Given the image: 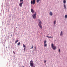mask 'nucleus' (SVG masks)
Instances as JSON below:
<instances>
[{
	"instance_id": "nucleus-23",
	"label": "nucleus",
	"mask_w": 67,
	"mask_h": 67,
	"mask_svg": "<svg viewBox=\"0 0 67 67\" xmlns=\"http://www.w3.org/2000/svg\"><path fill=\"white\" fill-rule=\"evenodd\" d=\"M34 48L35 49V50H36V47H34Z\"/></svg>"
},
{
	"instance_id": "nucleus-26",
	"label": "nucleus",
	"mask_w": 67,
	"mask_h": 67,
	"mask_svg": "<svg viewBox=\"0 0 67 67\" xmlns=\"http://www.w3.org/2000/svg\"><path fill=\"white\" fill-rule=\"evenodd\" d=\"M23 0H20V2H22V1H23Z\"/></svg>"
},
{
	"instance_id": "nucleus-27",
	"label": "nucleus",
	"mask_w": 67,
	"mask_h": 67,
	"mask_svg": "<svg viewBox=\"0 0 67 67\" xmlns=\"http://www.w3.org/2000/svg\"><path fill=\"white\" fill-rule=\"evenodd\" d=\"M59 51L60 52V49H59Z\"/></svg>"
},
{
	"instance_id": "nucleus-9",
	"label": "nucleus",
	"mask_w": 67,
	"mask_h": 67,
	"mask_svg": "<svg viewBox=\"0 0 67 67\" xmlns=\"http://www.w3.org/2000/svg\"><path fill=\"white\" fill-rule=\"evenodd\" d=\"M49 14L51 16L53 15V13L52 12H50Z\"/></svg>"
},
{
	"instance_id": "nucleus-3",
	"label": "nucleus",
	"mask_w": 67,
	"mask_h": 67,
	"mask_svg": "<svg viewBox=\"0 0 67 67\" xmlns=\"http://www.w3.org/2000/svg\"><path fill=\"white\" fill-rule=\"evenodd\" d=\"M36 13H34V14H33L32 15V16L33 18L34 19H36Z\"/></svg>"
},
{
	"instance_id": "nucleus-14",
	"label": "nucleus",
	"mask_w": 67,
	"mask_h": 67,
	"mask_svg": "<svg viewBox=\"0 0 67 67\" xmlns=\"http://www.w3.org/2000/svg\"><path fill=\"white\" fill-rule=\"evenodd\" d=\"M39 23L38 24H42V22H41V21H39Z\"/></svg>"
},
{
	"instance_id": "nucleus-18",
	"label": "nucleus",
	"mask_w": 67,
	"mask_h": 67,
	"mask_svg": "<svg viewBox=\"0 0 67 67\" xmlns=\"http://www.w3.org/2000/svg\"><path fill=\"white\" fill-rule=\"evenodd\" d=\"M44 44V46L46 47V46H47V44Z\"/></svg>"
},
{
	"instance_id": "nucleus-20",
	"label": "nucleus",
	"mask_w": 67,
	"mask_h": 67,
	"mask_svg": "<svg viewBox=\"0 0 67 67\" xmlns=\"http://www.w3.org/2000/svg\"><path fill=\"white\" fill-rule=\"evenodd\" d=\"M18 41H19V40H17V41H15V43H17V42H18Z\"/></svg>"
},
{
	"instance_id": "nucleus-4",
	"label": "nucleus",
	"mask_w": 67,
	"mask_h": 67,
	"mask_svg": "<svg viewBox=\"0 0 67 67\" xmlns=\"http://www.w3.org/2000/svg\"><path fill=\"white\" fill-rule=\"evenodd\" d=\"M31 3L32 4H35V0H31Z\"/></svg>"
},
{
	"instance_id": "nucleus-13",
	"label": "nucleus",
	"mask_w": 67,
	"mask_h": 67,
	"mask_svg": "<svg viewBox=\"0 0 67 67\" xmlns=\"http://www.w3.org/2000/svg\"><path fill=\"white\" fill-rule=\"evenodd\" d=\"M40 0H37V3H38V2H39V1Z\"/></svg>"
},
{
	"instance_id": "nucleus-2",
	"label": "nucleus",
	"mask_w": 67,
	"mask_h": 67,
	"mask_svg": "<svg viewBox=\"0 0 67 67\" xmlns=\"http://www.w3.org/2000/svg\"><path fill=\"white\" fill-rule=\"evenodd\" d=\"M51 47H52V48L53 50H55L56 49V46L54 45L53 44H51Z\"/></svg>"
},
{
	"instance_id": "nucleus-7",
	"label": "nucleus",
	"mask_w": 67,
	"mask_h": 67,
	"mask_svg": "<svg viewBox=\"0 0 67 67\" xmlns=\"http://www.w3.org/2000/svg\"><path fill=\"white\" fill-rule=\"evenodd\" d=\"M23 47H24V51H25V49H26V47L25 45L24 44H23Z\"/></svg>"
},
{
	"instance_id": "nucleus-25",
	"label": "nucleus",
	"mask_w": 67,
	"mask_h": 67,
	"mask_svg": "<svg viewBox=\"0 0 67 67\" xmlns=\"http://www.w3.org/2000/svg\"><path fill=\"white\" fill-rule=\"evenodd\" d=\"M13 53L14 54H15V52L14 51H13Z\"/></svg>"
},
{
	"instance_id": "nucleus-17",
	"label": "nucleus",
	"mask_w": 67,
	"mask_h": 67,
	"mask_svg": "<svg viewBox=\"0 0 67 67\" xmlns=\"http://www.w3.org/2000/svg\"><path fill=\"white\" fill-rule=\"evenodd\" d=\"M34 47V46H33V45H32V47H31V49H33V48Z\"/></svg>"
},
{
	"instance_id": "nucleus-22",
	"label": "nucleus",
	"mask_w": 67,
	"mask_h": 67,
	"mask_svg": "<svg viewBox=\"0 0 67 67\" xmlns=\"http://www.w3.org/2000/svg\"><path fill=\"white\" fill-rule=\"evenodd\" d=\"M40 20L39 19H38V22H40Z\"/></svg>"
},
{
	"instance_id": "nucleus-12",
	"label": "nucleus",
	"mask_w": 67,
	"mask_h": 67,
	"mask_svg": "<svg viewBox=\"0 0 67 67\" xmlns=\"http://www.w3.org/2000/svg\"><path fill=\"white\" fill-rule=\"evenodd\" d=\"M66 1L65 0H64L63 3H66Z\"/></svg>"
},
{
	"instance_id": "nucleus-8",
	"label": "nucleus",
	"mask_w": 67,
	"mask_h": 67,
	"mask_svg": "<svg viewBox=\"0 0 67 67\" xmlns=\"http://www.w3.org/2000/svg\"><path fill=\"white\" fill-rule=\"evenodd\" d=\"M31 11L32 13H36L35 12H34V10L33 9H31Z\"/></svg>"
},
{
	"instance_id": "nucleus-24",
	"label": "nucleus",
	"mask_w": 67,
	"mask_h": 67,
	"mask_svg": "<svg viewBox=\"0 0 67 67\" xmlns=\"http://www.w3.org/2000/svg\"><path fill=\"white\" fill-rule=\"evenodd\" d=\"M65 18H67V15H66L65 16Z\"/></svg>"
},
{
	"instance_id": "nucleus-5",
	"label": "nucleus",
	"mask_w": 67,
	"mask_h": 67,
	"mask_svg": "<svg viewBox=\"0 0 67 67\" xmlns=\"http://www.w3.org/2000/svg\"><path fill=\"white\" fill-rule=\"evenodd\" d=\"M23 1H22L21 3H20L19 4V6L21 7L22 6V4H23Z\"/></svg>"
},
{
	"instance_id": "nucleus-11",
	"label": "nucleus",
	"mask_w": 67,
	"mask_h": 67,
	"mask_svg": "<svg viewBox=\"0 0 67 67\" xmlns=\"http://www.w3.org/2000/svg\"><path fill=\"white\" fill-rule=\"evenodd\" d=\"M63 35V32H62V31H61V33L60 34V35L61 36H62V35Z\"/></svg>"
},
{
	"instance_id": "nucleus-29",
	"label": "nucleus",
	"mask_w": 67,
	"mask_h": 67,
	"mask_svg": "<svg viewBox=\"0 0 67 67\" xmlns=\"http://www.w3.org/2000/svg\"><path fill=\"white\" fill-rule=\"evenodd\" d=\"M23 67H24V66H23Z\"/></svg>"
},
{
	"instance_id": "nucleus-10",
	"label": "nucleus",
	"mask_w": 67,
	"mask_h": 67,
	"mask_svg": "<svg viewBox=\"0 0 67 67\" xmlns=\"http://www.w3.org/2000/svg\"><path fill=\"white\" fill-rule=\"evenodd\" d=\"M46 37H48V38H53V37H51V36H50V37H49L47 36H46Z\"/></svg>"
},
{
	"instance_id": "nucleus-15",
	"label": "nucleus",
	"mask_w": 67,
	"mask_h": 67,
	"mask_svg": "<svg viewBox=\"0 0 67 67\" xmlns=\"http://www.w3.org/2000/svg\"><path fill=\"white\" fill-rule=\"evenodd\" d=\"M18 45H20V42H19L17 44Z\"/></svg>"
},
{
	"instance_id": "nucleus-30",
	"label": "nucleus",
	"mask_w": 67,
	"mask_h": 67,
	"mask_svg": "<svg viewBox=\"0 0 67 67\" xmlns=\"http://www.w3.org/2000/svg\"><path fill=\"white\" fill-rule=\"evenodd\" d=\"M17 28V27H16V28Z\"/></svg>"
},
{
	"instance_id": "nucleus-28",
	"label": "nucleus",
	"mask_w": 67,
	"mask_h": 67,
	"mask_svg": "<svg viewBox=\"0 0 67 67\" xmlns=\"http://www.w3.org/2000/svg\"><path fill=\"white\" fill-rule=\"evenodd\" d=\"M44 63H46V61H44Z\"/></svg>"
},
{
	"instance_id": "nucleus-21",
	"label": "nucleus",
	"mask_w": 67,
	"mask_h": 67,
	"mask_svg": "<svg viewBox=\"0 0 67 67\" xmlns=\"http://www.w3.org/2000/svg\"><path fill=\"white\" fill-rule=\"evenodd\" d=\"M46 40H45L44 42V44H46Z\"/></svg>"
},
{
	"instance_id": "nucleus-16",
	"label": "nucleus",
	"mask_w": 67,
	"mask_h": 67,
	"mask_svg": "<svg viewBox=\"0 0 67 67\" xmlns=\"http://www.w3.org/2000/svg\"><path fill=\"white\" fill-rule=\"evenodd\" d=\"M56 20H55L54 21V24H56Z\"/></svg>"
},
{
	"instance_id": "nucleus-1",
	"label": "nucleus",
	"mask_w": 67,
	"mask_h": 67,
	"mask_svg": "<svg viewBox=\"0 0 67 67\" xmlns=\"http://www.w3.org/2000/svg\"><path fill=\"white\" fill-rule=\"evenodd\" d=\"M30 65L31 67H35V66L34 65L33 61L32 60L30 61Z\"/></svg>"
},
{
	"instance_id": "nucleus-6",
	"label": "nucleus",
	"mask_w": 67,
	"mask_h": 67,
	"mask_svg": "<svg viewBox=\"0 0 67 67\" xmlns=\"http://www.w3.org/2000/svg\"><path fill=\"white\" fill-rule=\"evenodd\" d=\"M38 25L39 26V27L40 28L42 29V25L40 24H38Z\"/></svg>"
},
{
	"instance_id": "nucleus-19",
	"label": "nucleus",
	"mask_w": 67,
	"mask_h": 67,
	"mask_svg": "<svg viewBox=\"0 0 67 67\" xmlns=\"http://www.w3.org/2000/svg\"><path fill=\"white\" fill-rule=\"evenodd\" d=\"M64 7L65 8H66V5H65V4H64Z\"/></svg>"
}]
</instances>
